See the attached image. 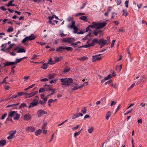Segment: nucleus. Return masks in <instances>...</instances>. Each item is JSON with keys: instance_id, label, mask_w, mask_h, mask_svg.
Wrapping results in <instances>:
<instances>
[{"instance_id": "nucleus-1", "label": "nucleus", "mask_w": 147, "mask_h": 147, "mask_svg": "<svg viewBox=\"0 0 147 147\" xmlns=\"http://www.w3.org/2000/svg\"><path fill=\"white\" fill-rule=\"evenodd\" d=\"M106 25L107 23L106 22L102 23L94 22L92 23V24L89 25V27L92 28H95L96 29H100L103 28Z\"/></svg>"}, {"instance_id": "nucleus-2", "label": "nucleus", "mask_w": 147, "mask_h": 147, "mask_svg": "<svg viewBox=\"0 0 147 147\" xmlns=\"http://www.w3.org/2000/svg\"><path fill=\"white\" fill-rule=\"evenodd\" d=\"M60 80L62 83L61 84L62 85L66 86L70 85L73 81L72 79L71 78H62L60 79Z\"/></svg>"}, {"instance_id": "nucleus-3", "label": "nucleus", "mask_w": 147, "mask_h": 147, "mask_svg": "<svg viewBox=\"0 0 147 147\" xmlns=\"http://www.w3.org/2000/svg\"><path fill=\"white\" fill-rule=\"evenodd\" d=\"M75 21L73 20L72 21L71 25L69 24L68 25L67 27L71 29L73 28L74 30V31L73 32L75 33H76L77 32V31L78 30V29L77 26H75Z\"/></svg>"}, {"instance_id": "nucleus-4", "label": "nucleus", "mask_w": 147, "mask_h": 147, "mask_svg": "<svg viewBox=\"0 0 147 147\" xmlns=\"http://www.w3.org/2000/svg\"><path fill=\"white\" fill-rule=\"evenodd\" d=\"M75 41V39L73 38H65L62 39V41L67 42L69 43H72Z\"/></svg>"}, {"instance_id": "nucleus-5", "label": "nucleus", "mask_w": 147, "mask_h": 147, "mask_svg": "<svg viewBox=\"0 0 147 147\" xmlns=\"http://www.w3.org/2000/svg\"><path fill=\"white\" fill-rule=\"evenodd\" d=\"M38 100H39L34 99L33 100V102L30 103L28 107V108H30L37 106L38 104Z\"/></svg>"}, {"instance_id": "nucleus-6", "label": "nucleus", "mask_w": 147, "mask_h": 147, "mask_svg": "<svg viewBox=\"0 0 147 147\" xmlns=\"http://www.w3.org/2000/svg\"><path fill=\"white\" fill-rule=\"evenodd\" d=\"M16 133V130L14 131H11L9 132V135L7 137V138L8 140H10L12 139L15 137L14 134H15Z\"/></svg>"}, {"instance_id": "nucleus-7", "label": "nucleus", "mask_w": 147, "mask_h": 147, "mask_svg": "<svg viewBox=\"0 0 147 147\" xmlns=\"http://www.w3.org/2000/svg\"><path fill=\"white\" fill-rule=\"evenodd\" d=\"M47 112L42 109H40L37 112L38 117H41L44 114H47Z\"/></svg>"}, {"instance_id": "nucleus-8", "label": "nucleus", "mask_w": 147, "mask_h": 147, "mask_svg": "<svg viewBox=\"0 0 147 147\" xmlns=\"http://www.w3.org/2000/svg\"><path fill=\"white\" fill-rule=\"evenodd\" d=\"M139 80L137 84H138L140 83H145L146 82V76L144 75H143L141 77Z\"/></svg>"}, {"instance_id": "nucleus-9", "label": "nucleus", "mask_w": 147, "mask_h": 147, "mask_svg": "<svg viewBox=\"0 0 147 147\" xmlns=\"http://www.w3.org/2000/svg\"><path fill=\"white\" fill-rule=\"evenodd\" d=\"M72 86L73 87L72 89V90H77L81 88V86H78L77 83L76 82L73 83Z\"/></svg>"}, {"instance_id": "nucleus-10", "label": "nucleus", "mask_w": 147, "mask_h": 147, "mask_svg": "<svg viewBox=\"0 0 147 147\" xmlns=\"http://www.w3.org/2000/svg\"><path fill=\"white\" fill-rule=\"evenodd\" d=\"M26 129L27 131L33 132L35 130L36 128L34 127L28 126L26 128Z\"/></svg>"}, {"instance_id": "nucleus-11", "label": "nucleus", "mask_w": 147, "mask_h": 147, "mask_svg": "<svg viewBox=\"0 0 147 147\" xmlns=\"http://www.w3.org/2000/svg\"><path fill=\"white\" fill-rule=\"evenodd\" d=\"M98 44L100 45H105L107 44V42L106 40H105L102 38L100 39L98 42Z\"/></svg>"}, {"instance_id": "nucleus-12", "label": "nucleus", "mask_w": 147, "mask_h": 147, "mask_svg": "<svg viewBox=\"0 0 147 147\" xmlns=\"http://www.w3.org/2000/svg\"><path fill=\"white\" fill-rule=\"evenodd\" d=\"M98 29L95 30L93 32V33L95 36H97L99 34V37H100L101 35H102V31L101 30H97Z\"/></svg>"}, {"instance_id": "nucleus-13", "label": "nucleus", "mask_w": 147, "mask_h": 147, "mask_svg": "<svg viewBox=\"0 0 147 147\" xmlns=\"http://www.w3.org/2000/svg\"><path fill=\"white\" fill-rule=\"evenodd\" d=\"M98 40L97 38H94L92 40V42L91 43L88 44V47H90L91 46H92L94 45L95 43H96L98 44Z\"/></svg>"}, {"instance_id": "nucleus-14", "label": "nucleus", "mask_w": 147, "mask_h": 147, "mask_svg": "<svg viewBox=\"0 0 147 147\" xmlns=\"http://www.w3.org/2000/svg\"><path fill=\"white\" fill-rule=\"evenodd\" d=\"M101 55V54H100L98 55L93 56L92 57V59L94 61L99 60L101 59V57H99Z\"/></svg>"}, {"instance_id": "nucleus-15", "label": "nucleus", "mask_w": 147, "mask_h": 147, "mask_svg": "<svg viewBox=\"0 0 147 147\" xmlns=\"http://www.w3.org/2000/svg\"><path fill=\"white\" fill-rule=\"evenodd\" d=\"M37 37V36L36 35H35L33 34H31L29 36H27V37L28 38V40L29 41L34 40Z\"/></svg>"}, {"instance_id": "nucleus-16", "label": "nucleus", "mask_w": 147, "mask_h": 147, "mask_svg": "<svg viewBox=\"0 0 147 147\" xmlns=\"http://www.w3.org/2000/svg\"><path fill=\"white\" fill-rule=\"evenodd\" d=\"M17 112V111H11V112L9 113L8 116L9 117H14L15 116V115Z\"/></svg>"}, {"instance_id": "nucleus-17", "label": "nucleus", "mask_w": 147, "mask_h": 147, "mask_svg": "<svg viewBox=\"0 0 147 147\" xmlns=\"http://www.w3.org/2000/svg\"><path fill=\"white\" fill-rule=\"evenodd\" d=\"M63 58V57L62 56L59 57H55L54 58V61L56 63L59 62L61 61Z\"/></svg>"}, {"instance_id": "nucleus-18", "label": "nucleus", "mask_w": 147, "mask_h": 147, "mask_svg": "<svg viewBox=\"0 0 147 147\" xmlns=\"http://www.w3.org/2000/svg\"><path fill=\"white\" fill-rule=\"evenodd\" d=\"M38 92L37 91H35L34 92H32L30 93H29L28 95V96H27V97L28 98H30L31 97L34 95H36Z\"/></svg>"}, {"instance_id": "nucleus-19", "label": "nucleus", "mask_w": 147, "mask_h": 147, "mask_svg": "<svg viewBox=\"0 0 147 147\" xmlns=\"http://www.w3.org/2000/svg\"><path fill=\"white\" fill-rule=\"evenodd\" d=\"M24 119L26 120H28L31 119V116L28 114H26L24 116Z\"/></svg>"}, {"instance_id": "nucleus-20", "label": "nucleus", "mask_w": 147, "mask_h": 147, "mask_svg": "<svg viewBox=\"0 0 147 147\" xmlns=\"http://www.w3.org/2000/svg\"><path fill=\"white\" fill-rule=\"evenodd\" d=\"M64 49V47L61 46L57 48L56 51L58 52H63V50Z\"/></svg>"}, {"instance_id": "nucleus-21", "label": "nucleus", "mask_w": 147, "mask_h": 147, "mask_svg": "<svg viewBox=\"0 0 147 147\" xmlns=\"http://www.w3.org/2000/svg\"><path fill=\"white\" fill-rule=\"evenodd\" d=\"M26 51L24 49V47L19 48L18 47V50L17 51V53H25Z\"/></svg>"}, {"instance_id": "nucleus-22", "label": "nucleus", "mask_w": 147, "mask_h": 147, "mask_svg": "<svg viewBox=\"0 0 147 147\" xmlns=\"http://www.w3.org/2000/svg\"><path fill=\"white\" fill-rule=\"evenodd\" d=\"M49 85H48L47 84H45L44 86V87L45 88V91H51L53 89V88H50L49 87Z\"/></svg>"}, {"instance_id": "nucleus-23", "label": "nucleus", "mask_w": 147, "mask_h": 147, "mask_svg": "<svg viewBox=\"0 0 147 147\" xmlns=\"http://www.w3.org/2000/svg\"><path fill=\"white\" fill-rule=\"evenodd\" d=\"M122 67V65H120L117 66L116 68V71L119 72L121 70V69Z\"/></svg>"}, {"instance_id": "nucleus-24", "label": "nucleus", "mask_w": 147, "mask_h": 147, "mask_svg": "<svg viewBox=\"0 0 147 147\" xmlns=\"http://www.w3.org/2000/svg\"><path fill=\"white\" fill-rule=\"evenodd\" d=\"M26 104L24 103L21 104L19 106H18V107L16 108L17 109H20L24 108L25 107H26Z\"/></svg>"}, {"instance_id": "nucleus-25", "label": "nucleus", "mask_w": 147, "mask_h": 147, "mask_svg": "<svg viewBox=\"0 0 147 147\" xmlns=\"http://www.w3.org/2000/svg\"><path fill=\"white\" fill-rule=\"evenodd\" d=\"M15 64V62H7L5 64V66H6L10 65H12Z\"/></svg>"}, {"instance_id": "nucleus-26", "label": "nucleus", "mask_w": 147, "mask_h": 147, "mask_svg": "<svg viewBox=\"0 0 147 147\" xmlns=\"http://www.w3.org/2000/svg\"><path fill=\"white\" fill-rule=\"evenodd\" d=\"M91 33L90 32H89V34H87L86 36L84 38L82 39V40H86L88 39L90 37Z\"/></svg>"}, {"instance_id": "nucleus-27", "label": "nucleus", "mask_w": 147, "mask_h": 147, "mask_svg": "<svg viewBox=\"0 0 147 147\" xmlns=\"http://www.w3.org/2000/svg\"><path fill=\"white\" fill-rule=\"evenodd\" d=\"M79 19L86 22H87L88 21L87 18L86 16H81Z\"/></svg>"}, {"instance_id": "nucleus-28", "label": "nucleus", "mask_w": 147, "mask_h": 147, "mask_svg": "<svg viewBox=\"0 0 147 147\" xmlns=\"http://www.w3.org/2000/svg\"><path fill=\"white\" fill-rule=\"evenodd\" d=\"M6 144V141L5 140L0 141V147L4 146Z\"/></svg>"}, {"instance_id": "nucleus-29", "label": "nucleus", "mask_w": 147, "mask_h": 147, "mask_svg": "<svg viewBox=\"0 0 147 147\" xmlns=\"http://www.w3.org/2000/svg\"><path fill=\"white\" fill-rule=\"evenodd\" d=\"M55 74L54 73L48 75L47 76V77L49 79H52L55 76Z\"/></svg>"}, {"instance_id": "nucleus-30", "label": "nucleus", "mask_w": 147, "mask_h": 147, "mask_svg": "<svg viewBox=\"0 0 147 147\" xmlns=\"http://www.w3.org/2000/svg\"><path fill=\"white\" fill-rule=\"evenodd\" d=\"M48 63L47 64L45 63H44L42 66L41 67V68L44 69H46L48 67Z\"/></svg>"}, {"instance_id": "nucleus-31", "label": "nucleus", "mask_w": 147, "mask_h": 147, "mask_svg": "<svg viewBox=\"0 0 147 147\" xmlns=\"http://www.w3.org/2000/svg\"><path fill=\"white\" fill-rule=\"evenodd\" d=\"M117 15V13H116L114 12H113L111 13V15L112 16L111 17V19H113L114 17H115V16H116V18H115L116 19H117V16H116Z\"/></svg>"}, {"instance_id": "nucleus-32", "label": "nucleus", "mask_w": 147, "mask_h": 147, "mask_svg": "<svg viewBox=\"0 0 147 147\" xmlns=\"http://www.w3.org/2000/svg\"><path fill=\"white\" fill-rule=\"evenodd\" d=\"M111 112L108 111L107 113L106 114V119L108 120L109 118L110 117L111 115Z\"/></svg>"}, {"instance_id": "nucleus-33", "label": "nucleus", "mask_w": 147, "mask_h": 147, "mask_svg": "<svg viewBox=\"0 0 147 147\" xmlns=\"http://www.w3.org/2000/svg\"><path fill=\"white\" fill-rule=\"evenodd\" d=\"M42 130L40 129H39L38 130H36L35 132V135L38 136L41 133Z\"/></svg>"}, {"instance_id": "nucleus-34", "label": "nucleus", "mask_w": 147, "mask_h": 147, "mask_svg": "<svg viewBox=\"0 0 147 147\" xmlns=\"http://www.w3.org/2000/svg\"><path fill=\"white\" fill-rule=\"evenodd\" d=\"M122 11L123 12L122 14L123 16H124L125 17H126L128 15V13L126 10L123 9Z\"/></svg>"}, {"instance_id": "nucleus-35", "label": "nucleus", "mask_w": 147, "mask_h": 147, "mask_svg": "<svg viewBox=\"0 0 147 147\" xmlns=\"http://www.w3.org/2000/svg\"><path fill=\"white\" fill-rule=\"evenodd\" d=\"M55 63V62L54 61H53L52 60L51 58H50L49 61V62L48 63V64H50V65L54 64Z\"/></svg>"}, {"instance_id": "nucleus-36", "label": "nucleus", "mask_w": 147, "mask_h": 147, "mask_svg": "<svg viewBox=\"0 0 147 147\" xmlns=\"http://www.w3.org/2000/svg\"><path fill=\"white\" fill-rule=\"evenodd\" d=\"M28 39V37H26L22 40V42L25 44H26V42L27 41L29 40Z\"/></svg>"}, {"instance_id": "nucleus-37", "label": "nucleus", "mask_w": 147, "mask_h": 147, "mask_svg": "<svg viewBox=\"0 0 147 147\" xmlns=\"http://www.w3.org/2000/svg\"><path fill=\"white\" fill-rule=\"evenodd\" d=\"M14 118H13L14 120H16L18 119L20 117V115L19 114H18L17 113H16V115H15V116L14 117Z\"/></svg>"}, {"instance_id": "nucleus-38", "label": "nucleus", "mask_w": 147, "mask_h": 147, "mask_svg": "<svg viewBox=\"0 0 147 147\" xmlns=\"http://www.w3.org/2000/svg\"><path fill=\"white\" fill-rule=\"evenodd\" d=\"M13 30V29L12 27H9V28L7 29V31L8 32H12Z\"/></svg>"}, {"instance_id": "nucleus-39", "label": "nucleus", "mask_w": 147, "mask_h": 147, "mask_svg": "<svg viewBox=\"0 0 147 147\" xmlns=\"http://www.w3.org/2000/svg\"><path fill=\"white\" fill-rule=\"evenodd\" d=\"M56 90V89L55 88H54L52 90H51V91L52 92V93H51V94L48 95L47 96L49 97V96L53 95L54 93L56 92H55V91Z\"/></svg>"}, {"instance_id": "nucleus-40", "label": "nucleus", "mask_w": 147, "mask_h": 147, "mask_svg": "<svg viewBox=\"0 0 147 147\" xmlns=\"http://www.w3.org/2000/svg\"><path fill=\"white\" fill-rule=\"evenodd\" d=\"M22 59V58H20V59L18 58L16 59V61H14L15 64H16L17 63L20 62Z\"/></svg>"}, {"instance_id": "nucleus-41", "label": "nucleus", "mask_w": 147, "mask_h": 147, "mask_svg": "<svg viewBox=\"0 0 147 147\" xmlns=\"http://www.w3.org/2000/svg\"><path fill=\"white\" fill-rule=\"evenodd\" d=\"M14 1L13 0H12L10 1L6 5V6L7 7H9L10 6H11L12 5V3Z\"/></svg>"}, {"instance_id": "nucleus-42", "label": "nucleus", "mask_w": 147, "mask_h": 147, "mask_svg": "<svg viewBox=\"0 0 147 147\" xmlns=\"http://www.w3.org/2000/svg\"><path fill=\"white\" fill-rule=\"evenodd\" d=\"M81 111L84 114L86 113V107H84L81 110Z\"/></svg>"}, {"instance_id": "nucleus-43", "label": "nucleus", "mask_w": 147, "mask_h": 147, "mask_svg": "<svg viewBox=\"0 0 147 147\" xmlns=\"http://www.w3.org/2000/svg\"><path fill=\"white\" fill-rule=\"evenodd\" d=\"M80 42V41H78L75 43L73 42L72 43V44H71V45L74 47H76V45Z\"/></svg>"}, {"instance_id": "nucleus-44", "label": "nucleus", "mask_w": 147, "mask_h": 147, "mask_svg": "<svg viewBox=\"0 0 147 147\" xmlns=\"http://www.w3.org/2000/svg\"><path fill=\"white\" fill-rule=\"evenodd\" d=\"M45 91V88H41L39 90V93H41Z\"/></svg>"}, {"instance_id": "nucleus-45", "label": "nucleus", "mask_w": 147, "mask_h": 147, "mask_svg": "<svg viewBox=\"0 0 147 147\" xmlns=\"http://www.w3.org/2000/svg\"><path fill=\"white\" fill-rule=\"evenodd\" d=\"M87 57L86 56H83L81 58H79L78 59L79 60L83 61L86 59H87Z\"/></svg>"}, {"instance_id": "nucleus-46", "label": "nucleus", "mask_w": 147, "mask_h": 147, "mask_svg": "<svg viewBox=\"0 0 147 147\" xmlns=\"http://www.w3.org/2000/svg\"><path fill=\"white\" fill-rule=\"evenodd\" d=\"M66 49L67 51H71L72 50V48L71 47H64V49Z\"/></svg>"}, {"instance_id": "nucleus-47", "label": "nucleus", "mask_w": 147, "mask_h": 147, "mask_svg": "<svg viewBox=\"0 0 147 147\" xmlns=\"http://www.w3.org/2000/svg\"><path fill=\"white\" fill-rule=\"evenodd\" d=\"M20 104V103H18L16 104H13L12 105H7V108H8L10 107H13V106H16L19 105Z\"/></svg>"}, {"instance_id": "nucleus-48", "label": "nucleus", "mask_w": 147, "mask_h": 147, "mask_svg": "<svg viewBox=\"0 0 147 147\" xmlns=\"http://www.w3.org/2000/svg\"><path fill=\"white\" fill-rule=\"evenodd\" d=\"M80 134V131L75 132L74 135V137L75 138H76L77 136H78Z\"/></svg>"}, {"instance_id": "nucleus-49", "label": "nucleus", "mask_w": 147, "mask_h": 147, "mask_svg": "<svg viewBox=\"0 0 147 147\" xmlns=\"http://www.w3.org/2000/svg\"><path fill=\"white\" fill-rule=\"evenodd\" d=\"M15 67V66H14V67H12L11 68V72L10 73L11 75H13L14 74L15 72V71L14 70V68Z\"/></svg>"}, {"instance_id": "nucleus-50", "label": "nucleus", "mask_w": 147, "mask_h": 147, "mask_svg": "<svg viewBox=\"0 0 147 147\" xmlns=\"http://www.w3.org/2000/svg\"><path fill=\"white\" fill-rule=\"evenodd\" d=\"M93 128L92 127H89L88 129V133L90 134H91L93 131Z\"/></svg>"}, {"instance_id": "nucleus-51", "label": "nucleus", "mask_w": 147, "mask_h": 147, "mask_svg": "<svg viewBox=\"0 0 147 147\" xmlns=\"http://www.w3.org/2000/svg\"><path fill=\"white\" fill-rule=\"evenodd\" d=\"M117 5H119L121 3V0H115Z\"/></svg>"}, {"instance_id": "nucleus-52", "label": "nucleus", "mask_w": 147, "mask_h": 147, "mask_svg": "<svg viewBox=\"0 0 147 147\" xmlns=\"http://www.w3.org/2000/svg\"><path fill=\"white\" fill-rule=\"evenodd\" d=\"M38 56L36 55H34L31 58V59L34 60L35 59H37V57Z\"/></svg>"}, {"instance_id": "nucleus-53", "label": "nucleus", "mask_w": 147, "mask_h": 147, "mask_svg": "<svg viewBox=\"0 0 147 147\" xmlns=\"http://www.w3.org/2000/svg\"><path fill=\"white\" fill-rule=\"evenodd\" d=\"M111 78V75L109 74L108 76L106 77L105 78L106 80H108Z\"/></svg>"}, {"instance_id": "nucleus-54", "label": "nucleus", "mask_w": 147, "mask_h": 147, "mask_svg": "<svg viewBox=\"0 0 147 147\" xmlns=\"http://www.w3.org/2000/svg\"><path fill=\"white\" fill-rule=\"evenodd\" d=\"M57 81V79H55L53 80H51L50 82V83L51 84H52L53 83H55Z\"/></svg>"}, {"instance_id": "nucleus-55", "label": "nucleus", "mask_w": 147, "mask_h": 147, "mask_svg": "<svg viewBox=\"0 0 147 147\" xmlns=\"http://www.w3.org/2000/svg\"><path fill=\"white\" fill-rule=\"evenodd\" d=\"M88 45H84L82 46H80V47H78V49H80V48H82V47H85L86 48H87L88 47Z\"/></svg>"}, {"instance_id": "nucleus-56", "label": "nucleus", "mask_w": 147, "mask_h": 147, "mask_svg": "<svg viewBox=\"0 0 147 147\" xmlns=\"http://www.w3.org/2000/svg\"><path fill=\"white\" fill-rule=\"evenodd\" d=\"M70 70V68H67L65 69L64 71H63V72L65 73L68 72Z\"/></svg>"}, {"instance_id": "nucleus-57", "label": "nucleus", "mask_w": 147, "mask_h": 147, "mask_svg": "<svg viewBox=\"0 0 147 147\" xmlns=\"http://www.w3.org/2000/svg\"><path fill=\"white\" fill-rule=\"evenodd\" d=\"M133 111V109H130L129 110L127 111V112L124 114L125 115H126L128 113H130Z\"/></svg>"}, {"instance_id": "nucleus-58", "label": "nucleus", "mask_w": 147, "mask_h": 147, "mask_svg": "<svg viewBox=\"0 0 147 147\" xmlns=\"http://www.w3.org/2000/svg\"><path fill=\"white\" fill-rule=\"evenodd\" d=\"M129 2V1L128 0H126L125 1V6L127 8L128 7Z\"/></svg>"}, {"instance_id": "nucleus-59", "label": "nucleus", "mask_w": 147, "mask_h": 147, "mask_svg": "<svg viewBox=\"0 0 147 147\" xmlns=\"http://www.w3.org/2000/svg\"><path fill=\"white\" fill-rule=\"evenodd\" d=\"M7 113L5 114L4 115H3L1 117V119L2 120H3L5 119L6 117L7 116Z\"/></svg>"}, {"instance_id": "nucleus-60", "label": "nucleus", "mask_w": 147, "mask_h": 147, "mask_svg": "<svg viewBox=\"0 0 147 147\" xmlns=\"http://www.w3.org/2000/svg\"><path fill=\"white\" fill-rule=\"evenodd\" d=\"M88 84V82H84L83 83V84L81 85L80 86H81V88H82V87L83 86H85L87 85Z\"/></svg>"}, {"instance_id": "nucleus-61", "label": "nucleus", "mask_w": 147, "mask_h": 147, "mask_svg": "<svg viewBox=\"0 0 147 147\" xmlns=\"http://www.w3.org/2000/svg\"><path fill=\"white\" fill-rule=\"evenodd\" d=\"M115 42V40H113L112 42V43L111 44V48H112L114 46V43Z\"/></svg>"}, {"instance_id": "nucleus-62", "label": "nucleus", "mask_w": 147, "mask_h": 147, "mask_svg": "<svg viewBox=\"0 0 147 147\" xmlns=\"http://www.w3.org/2000/svg\"><path fill=\"white\" fill-rule=\"evenodd\" d=\"M47 125V123H44L43 124L42 127V129H45L46 128V127Z\"/></svg>"}, {"instance_id": "nucleus-63", "label": "nucleus", "mask_w": 147, "mask_h": 147, "mask_svg": "<svg viewBox=\"0 0 147 147\" xmlns=\"http://www.w3.org/2000/svg\"><path fill=\"white\" fill-rule=\"evenodd\" d=\"M79 127V125H77L76 127H74L72 128V130L73 131H74L77 129Z\"/></svg>"}, {"instance_id": "nucleus-64", "label": "nucleus", "mask_w": 147, "mask_h": 147, "mask_svg": "<svg viewBox=\"0 0 147 147\" xmlns=\"http://www.w3.org/2000/svg\"><path fill=\"white\" fill-rule=\"evenodd\" d=\"M83 116V114L80 113H79L77 114H76V117H78L80 116Z\"/></svg>"}]
</instances>
